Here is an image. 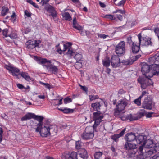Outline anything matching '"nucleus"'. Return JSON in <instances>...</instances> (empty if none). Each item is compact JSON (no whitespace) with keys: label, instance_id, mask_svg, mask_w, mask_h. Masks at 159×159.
Masks as SVG:
<instances>
[{"label":"nucleus","instance_id":"nucleus-40","mask_svg":"<svg viewBox=\"0 0 159 159\" xmlns=\"http://www.w3.org/2000/svg\"><path fill=\"white\" fill-rule=\"evenodd\" d=\"M74 66L76 69H80L81 68L82 66V63L79 62V61H77L75 63Z\"/></svg>","mask_w":159,"mask_h":159},{"label":"nucleus","instance_id":"nucleus-21","mask_svg":"<svg viewBox=\"0 0 159 159\" xmlns=\"http://www.w3.org/2000/svg\"><path fill=\"white\" fill-rule=\"evenodd\" d=\"M143 145H145V147L147 148H151L154 147L155 143H153V141L151 139H148L143 142Z\"/></svg>","mask_w":159,"mask_h":159},{"label":"nucleus","instance_id":"nucleus-4","mask_svg":"<svg viewBox=\"0 0 159 159\" xmlns=\"http://www.w3.org/2000/svg\"><path fill=\"white\" fill-rule=\"evenodd\" d=\"M137 81L141 84V88L143 89H145L148 86L153 85V84L151 79L146 75L144 77H139Z\"/></svg>","mask_w":159,"mask_h":159},{"label":"nucleus","instance_id":"nucleus-45","mask_svg":"<svg viewBox=\"0 0 159 159\" xmlns=\"http://www.w3.org/2000/svg\"><path fill=\"white\" fill-rule=\"evenodd\" d=\"M120 137L118 134H115L111 137L112 139L115 142H117L118 141V139Z\"/></svg>","mask_w":159,"mask_h":159},{"label":"nucleus","instance_id":"nucleus-29","mask_svg":"<svg viewBox=\"0 0 159 159\" xmlns=\"http://www.w3.org/2000/svg\"><path fill=\"white\" fill-rule=\"evenodd\" d=\"M149 60L150 61L155 60V63L159 64V53H157L153 57H150Z\"/></svg>","mask_w":159,"mask_h":159},{"label":"nucleus","instance_id":"nucleus-58","mask_svg":"<svg viewBox=\"0 0 159 159\" xmlns=\"http://www.w3.org/2000/svg\"><path fill=\"white\" fill-rule=\"evenodd\" d=\"M25 15L27 17H30L31 15V13L29 12L27 10L24 11Z\"/></svg>","mask_w":159,"mask_h":159},{"label":"nucleus","instance_id":"nucleus-22","mask_svg":"<svg viewBox=\"0 0 159 159\" xmlns=\"http://www.w3.org/2000/svg\"><path fill=\"white\" fill-rule=\"evenodd\" d=\"M80 157L83 159H87L88 157V153L86 150L84 148H80L79 151Z\"/></svg>","mask_w":159,"mask_h":159},{"label":"nucleus","instance_id":"nucleus-16","mask_svg":"<svg viewBox=\"0 0 159 159\" xmlns=\"http://www.w3.org/2000/svg\"><path fill=\"white\" fill-rule=\"evenodd\" d=\"M128 104L125 99H122L118 101V104L116 105V108L122 111L125 109V107Z\"/></svg>","mask_w":159,"mask_h":159},{"label":"nucleus","instance_id":"nucleus-35","mask_svg":"<svg viewBox=\"0 0 159 159\" xmlns=\"http://www.w3.org/2000/svg\"><path fill=\"white\" fill-rule=\"evenodd\" d=\"M114 116L116 117L120 118L121 116L120 114L122 111L116 108L114 109Z\"/></svg>","mask_w":159,"mask_h":159},{"label":"nucleus","instance_id":"nucleus-46","mask_svg":"<svg viewBox=\"0 0 159 159\" xmlns=\"http://www.w3.org/2000/svg\"><path fill=\"white\" fill-rule=\"evenodd\" d=\"M141 57L140 54H138L136 56H133L131 58L132 60V61H133V63L137 60L139 58Z\"/></svg>","mask_w":159,"mask_h":159},{"label":"nucleus","instance_id":"nucleus-44","mask_svg":"<svg viewBox=\"0 0 159 159\" xmlns=\"http://www.w3.org/2000/svg\"><path fill=\"white\" fill-rule=\"evenodd\" d=\"M73 27L74 28L77 30L79 31L83 29V27L77 23L73 25Z\"/></svg>","mask_w":159,"mask_h":159},{"label":"nucleus","instance_id":"nucleus-53","mask_svg":"<svg viewBox=\"0 0 159 159\" xmlns=\"http://www.w3.org/2000/svg\"><path fill=\"white\" fill-rule=\"evenodd\" d=\"M121 120L123 121L127 120L129 119V117H128V115L126 116H121L120 117Z\"/></svg>","mask_w":159,"mask_h":159},{"label":"nucleus","instance_id":"nucleus-36","mask_svg":"<svg viewBox=\"0 0 159 159\" xmlns=\"http://www.w3.org/2000/svg\"><path fill=\"white\" fill-rule=\"evenodd\" d=\"M45 8L46 10L50 12L52 11L55 9L53 7L49 4L45 6Z\"/></svg>","mask_w":159,"mask_h":159},{"label":"nucleus","instance_id":"nucleus-8","mask_svg":"<svg viewBox=\"0 0 159 159\" xmlns=\"http://www.w3.org/2000/svg\"><path fill=\"white\" fill-rule=\"evenodd\" d=\"M139 45L142 46H148L152 45V42L151 41V39L150 38H147L146 37H142L141 33L138 34Z\"/></svg>","mask_w":159,"mask_h":159},{"label":"nucleus","instance_id":"nucleus-30","mask_svg":"<svg viewBox=\"0 0 159 159\" xmlns=\"http://www.w3.org/2000/svg\"><path fill=\"white\" fill-rule=\"evenodd\" d=\"M74 58H75L77 61H82L83 59V56L81 54L75 52V55L73 56Z\"/></svg>","mask_w":159,"mask_h":159},{"label":"nucleus","instance_id":"nucleus-18","mask_svg":"<svg viewBox=\"0 0 159 159\" xmlns=\"http://www.w3.org/2000/svg\"><path fill=\"white\" fill-rule=\"evenodd\" d=\"M43 66L49 68V70L51 71L52 73L54 74H57L58 72V69L56 66L52 64L48 65H43Z\"/></svg>","mask_w":159,"mask_h":159},{"label":"nucleus","instance_id":"nucleus-14","mask_svg":"<svg viewBox=\"0 0 159 159\" xmlns=\"http://www.w3.org/2000/svg\"><path fill=\"white\" fill-rule=\"evenodd\" d=\"M151 72L153 75L159 76V65L157 63L151 65Z\"/></svg>","mask_w":159,"mask_h":159},{"label":"nucleus","instance_id":"nucleus-60","mask_svg":"<svg viewBox=\"0 0 159 159\" xmlns=\"http://www.w3.org/2000/svg\"><path fill=\"white\" fill-rule=\"evenodd\" d=\"M155 146H154L155 148L154 149L155 150H156V151L157 152V151H159V143H156V144H155Z\"/></svg>","mask_w":159,"mask_h":159},{"label":"nucleus","instance_id":"nucleus-47","mask_svg":"<svg viewBox=\"0 0 159 159\" xmlns=\"http://www.w3.org/2000/svg\"><path fill=\"white\" fill-rule=\"evenodd\" d=\"M72 102L71 98H69L68 97L65 98L64 99V104H66L68 103L71 102Z\"/></svg>","mask_w":159,"mask_h":159},{"label":"nucleus","instance_id":"nucleus-38","mask_svg":"<svg viewBox=\"0 0 159 159\" xmlns=\"http://www.w3.org/2000/svg\"><path fill=\"white\" fill-rule=\"evenodd\" d=\"M104 18L109 19L111 20H115L116 18L114 15L111 14H107L105 15L104 16Z\"/></svg>","mask_w":159,"mask_h":159},{"label":"nucleus","instance_id":"nucleus-33","mask_svg":"<svg viewBox=\"0 0 159 159\" xmlns=\"http://www.w3.org/2000/svg\"><path fill=\"white\" fill-rule=\"evenodd\" d=\"M63 17L66 20L70 21L72 20L71 17L68 12H65L63 15Z\"/></svg>","mask_w":159,"mask_h":159},{"label":"nucleus","instance_id":"nucleus-25","mask_svg":"<svg viewBox=\"0 0 159 159\" xmlns=\"http://www.w3.org/2000/svg\"><path fill=\"white\" fill-rule=\"evenodd\" d=\"M156 152V150L153 148H148L145 150V157H150L152 155Z\"/></svg>","mask_w":159,"mask_h":159},{"label":"nucleus","instance_id":"nucleus-62","mask_svg":"<svg viewBox=\"0 0 159 159\" xmlns=\"http://www.w3.org/2000/svg\"><path fill=\"white\" fill-rule=\"evenodd\" d=\"M116 16L117 18L120 21H121L123 20V17L121 15L117 14Z\"/></svg>","mask_w":159,"mask_h":159},{"label":"nucleus","instance_id":"nucleus-11","mask_svg":"<svg viewBox=\"0 0 159 159\" xmlns=\"http://www.w3.org/2000/svg\"><path fill=\"white\" fill-rule=\"evenodd\" d=\"M119 57L117 55L111 56L110 60L111 65L113 67L116 68L119 66L120 62Z\"/></svg>","mask_w":159,"mask_h":159},{"label":"nucleus","instance_id":"nucleus-12","mask_svg":"<svg viewBox=\"0 0 159 159\" xmlns=\"http://www.w3.org/2000/svg\"><path fill=\"white\" fill-rule=\"evenodd\" d=\"M77 153L75 152L68 153H63L61 157L62 159H77Z\"/></svg>","mask_w":159,"mask_h":159},{"label":"nucleus","instance_id":"nucleus-48","mask_svg":"<svg viewBox=\"0 0 159 159\" xmlns=\"http://www.w3.org/2000/svg\"><path fill=\"white\" fill-rule=\"evenodd\" d=\"M127 43L130 45H132L133 43H134L132 40V37L131 36L128 37L127 38Z\"/></svg>","mask_w":159,"mask_h":159},{"label":"nucleus","instance_id":"nucleus-52","mask_svg":"<svg viewBox=\"0 0 159 159\" xmlns=\"http://www.w3.org/2000/svg\"><path fill=\"white\" fill-rule=\"evenodd\" d=\"M50 13H51V14L50 16H52L53 18H56L57 17V12L55 9Z\"/></svg>","mask_w":159,"mask_h":159},{"label":"nucleus","instance_id":"nucleus-43","mask_svg":"<svg viewBox=\"0 0 159 159\" xmlns=\"http://www.w3.org/2000/svg\"><path fill=\"white\" fill-rule=\"evenodd\" d=\"M141 97H139L137 99H135L134 101V103L138 106H139L141 104Z\"/></svg>","mask_w":159,"mask_h":159},{"label":"nucleus","instance_id":"nucleus-49","mask_svg":"<svg viewBox=\"0 0 159 159\" xmlns=\"http://www.w3.org/2000/svg\"><path fill=\"white\" fill-rule=\"evenodd\" d=\"M81 143L80 141H76L75 143V147L77 149H80L81 147Z\"/></svg>","mask_w":159,"mask_h":159},{"label":"nucleus","instance_id":"nucleus-24","mask_svg":"<svg viewBox=\"0 0 159 159\" xmlns=\"http://www.w3.org/2000/svg\"><path fill=\"white\" fill-rule=\"evenodd\" d=\"M35 114L31 113H27L23 117L21 118V120L22 121L30 119L32 118L34 119Z\"/></svg>","mask_w":159,"mask_h":159},{"label":"nucleus","instance_id":"nucleus-63","mask_svg":"<svg viewBox=\"0 0 159 159\" xmlns=\"http://www.w3.org/2000/svg\"><path fill=\"white\" fill-rule=\"evenodd\" d=\"M126 92V91L123 89H121L118 91V94L122 95Z\"/></svg>","mask_w":159,"mask_h":159},{"label":"nucleus","instance_id":"nucleus-51","mask_svg":"<svg viewBox=\"0 0 159 159\" xmlns=\"http://www.w3.org/2000/svg\"><path fill=\"white\" fill-rule=\"evenodd\" d=\"M98 98L99 97L98 95H89V99L91 101L94 100L98 99Z\"/></svg>","mask_w":159,"mask_h":159},{"label":"nucleus","instance_id":"nucleus-34","mask_svg":"<svg viewBox=\"0 0 159 159\" xmlns=\"http://www.w3.org/2000/svg\"><path fill=\"white\" fill-rule=\"evenodd\" d=\"M9 11V9L7 7L3 6L2 7V10L1 12V15L2 16H4Z\"/></svg>","mask_w":159,"mask_h":159},{"label":"nucleus","instance_id":"nucleus-56","mask_svg":"<svg viewBox=\"0 0 159 159\" xmlns=\"http://www.w3.org/2000/svg\"><path fill=\"white\" fill-rule=\"evenodd\" d=\"M126 0H122L116 5L119 6H124V5L125 3L126 2Z\"/></svg>","mask_w":159,"mask_h":159},{"label":"nucleus","instance_id":"nucleus-13","mask_svg":"<svg viewBox=\"0 0 159 159\" xmlns=\"http://www.w3.org/2000/svg\"><path fill=\"white\" fill-rule=\"evenodd\" d=\"M141 71L143 75L151 72V65H149L146 63H143L141 65Z\"/></svg>","mask_w":159,"mask_h":159},{"label":"nucleus","instance_id":"nucleus-61","mask_svg":"<svg viewBox=\"0 0 159 159\" xmlns=\"http://www.w3.org/2000/svg\"><path fill=\"white\" fill-rule=\"evenodd\" d=\"M16 86L19 89H22L24 88H25V87H24L22 84H16Z\"/></svg>","mask_w":159,"mask_h":159},{"label":"nucleus","instance_id":"nucleus-5","mask_svg":"<svg viewBox=\"0 0 159 159\" xmlns=\"http://www.w3.org/2000/svg\"><path fill=\"white\" fill-rule=\"evenodd\" d=\"M94 131L92 127H87L84 131L82 133L81 135L82 138L86 140L92 139L94 136Z\"/></svg>","mask_w":159,"mask_h":159},{"label":"nucleus","instance_id":"nucleus-2","mask_svg":"<svg viewBox=\"0 0 159 159\" xmlns=\"http://www.w3.org/2000/svg\"><path fill=\"white\" fill-rule=\"evenodd\" d=\"M124 149L128 151L126 156L128 158L134 157L138 151L136 145L132 142H126L124 145Z\"/></svg>","mask_w":159,"mask_h":159},{"label":"nucleus","instance_id":"nucleus-39","mask_svg":"<svg viewBox=\"0 0 159 159\" xmlns=\"http://www.w3.org/2000/svg\"><path fill=\"white\" fill-rule=\"evenodd\" d=\"M66 54L69 55L70 57H71L74 56V55H75V52H73L72 48H71L68 49V50L66 52Z\"/></svg>","mask_w":159,"mask_h":159},{"label":"nucleus","instance_id":"nucleus-26","mask_svg":"<svg viewBox=\"0 0 159 159\" xmlns=\"http://www.w3.org/2000/svg\"><path fill=\"white\" fill-rule=\"evenodd\" d=\"M26 47L28 49L30 50L35 48V46L34 44V41L31 40H29L27 41L25 44Z\"/></svg>","mask_w":159,"mask_h":159},{"label":"nucleus","instance_id":"nucleus-42","mask_svg":"<svg viewBox=\"0 0 159 159\" xmlns=\"http://www.w3.org/2000/svg\"><path fill=\"white\" fill-rule=\"evenodd\" d=\"M8 36L10 37L12 39H16L17 37V34L13 31H12L11 33L8 35Z\"/></svg>","mask_w":159,"mask_h":159},{"label":"nucleus","instance_id":"nucleus-32","mask_svg":"<svg viewBox=\"0 0 159 159\" xmlns=\"http://www.w3.org/2000/svg\"><path fill=\"white\" fill-rule=\"evenodd\" d=\"M72 43L71 42H67L63 44L64 49L63 51H65L67 49H69L72 48Z\"/></svg>","mask_w":159,"mask_h":159},{"label":"nucleus","instance_id":"nucleus-50","mask_svg":"<svg viewBox=\"0 0 159 159\" xmlns=\"http://www.w3.org/2000/svg\"><path fill=\"white\" fill-rule=\"evenodd\" d=\"M39 83L43 85L46 88H47L48 89H50L51 88L50 86V85L48 83H44L40 81H39Z\"/></svg>","mask_w":159,"mask_h":159},{"label":"nucleus","instance_id":"nucleus-10","mask_svg":"<svg viewBox=\"0 0 159 159\" xmlns=\"http://www.w3.org/2000/svg\"><path fill=\"white\" fill-rule=\"evenodd\" d=\"M145 115V112L144 110H142L141 111L138 112L136 114L133 115L130 114L128 115L129 119L130 121H133L138 120L142 117L144 116Z\"/></svg>","mask_w":159,"mask_h":159},{"label":"nucleus","instance_id":"nucleus-3","mask_svg":"<svg viewBox=\"0 0 159 159\" xmlns=\"http://www.w3.org/2000/svg\"><path fill=\"white\" fill-rule=\"evenodd\" d=\"M103 114L100 111L93 113V120L94 121V123L93 127V129L95 132L97 131V127L102 121V119L103 118Z\"/></svg>","mask_w":159,"mask_h":159},{"label":"nucleus","instance_id":"nucleus-19","mask_svg":"<svg viewBox=\"0 0 159 159\" xmlns=\"http://www.w3.org/2000/svg\"><path fill=\"white\" fill-rule=\"evenodd\" d=\"M147 136L144 135L140 134L136 136V140L137 143L140 144L142 143L145 142L146 140Z\"/></svg>","mask_w":159,"mask_h":159},{"label":"nucleus","instance_id":"nucleus-55","mask_svg":"<svg viewBox=\"0 0 159 159\" xmlns=\"http://www.w3.org/2000/svg\"><path fill=\"white\" fill-rule=\"evenodd\" d=\"M16 15L15 12L13 13L12 14L11 16V18L10 19L13 22L16 21Z\"/></svg>","mask_w":159,"mask_h":159},{"label":"nucleus","instance_id":"nucleus-37","mask_svg":"<svg viewBox=\"0 0 159 159\" xmlns=\"http://www.w3.org/2000/svg\"><path fill=\"white\" fill-rule=\"evenodd\" d=\"M34 59L38 62L39 64H42L43 66V63H42V61H43L44 58L38 57L35 56L34 57Z\"/></svg>","mask_w":159,"mask_h":159},{"label":"nucleus","instance_id":"nucleus-20","mask_svg":"<svg viewBox=\"0 0 159 159\" xmlns=\"http://www.w3.org/2000/svg\"><path fill=\"white\" fill-rule=\"evenodd\" d=\"M44 119L43 116L36 115L35 114L34 119L39 121V123L37 124V127H40L43 126V120Z\"/></svg>","mask_w":159,"mask_h":159},{"label":"nucleus","instance_id":"nucleus-9","mask_svg":"<svg viewBox=\"0 0 159 159\" xmlns=\"http://www.w3.org/2000/svg\"><path fill=\"white\" fill-rule=\"evenodd\" d=\"M153 100L150 96L145 97L142 104L143 108L146 109L151 110L152 108Z\"/></svg>","mask_w":159,"mask_h":159},{"label":"nucleus","instance_id":"nucleus-31","mask_svg":"<svg viewBox=\"0 0 159 159\" xmlns=\"http://www.w3.org/2000/svg\"><path fill=\"white\" fill-rule=\"evenodd\" d=\"M120 62L122 63L124 65H130L133 63V61H132L131 58H129L127 59L123 60Z\"/></svg>","mask_w":159,"mask_h":159},{"label":"nucleus","instance_id":"nucleus-54","mask_svg":"<svg viewBox=\"0 0 159 159\" xmlns=\"http://www.w3.org/2000/svg\"><path fill=\"white\" fill-rule=\"evenodd\" d=\"M8 29H5L2 30L3 35L6 37L8 36V35H7V32H8Z\"/></svg>","mask_w":159,"mask_h":159},{"label":"nucleus","instance_id":"nucleus-27","mask_svg":"<svg viewBox=\"0 0 159 159\" xmlns=\"http://www.w3.org/2000/svg\"><path fill=\"white\" fill-rule=\"evenodd\" d=\"M102 62L104 66L108 67L110 66L111 63V60L108 57L106 56L105 59L102 60Z\"/></svg>","mask_w":159,"mask_h":159},{"label":"nucleus","instance_id":"nucleus-17","mask_svg":"<svg viewBox=\"0 0 159 159\" xmlns=\"http://www.w3.org/2000/svg\"><path fill=\"white\" fill-rule=\"evenodd\" d=\"M101 107V105L99 102H97L92 103L91 104L90 110L91 112H93L94 111H96L97 112L99 111Z\"/></svg>","mask_w":159,"mask_h":159},{"label":"nucleus","instance_id":"nucleus-1","mask_svg":"<svg viewBox=\"0 0 159 159\" xmlns=\"http://www.w3.org/2000/svg\"><path fill=\"white\" fill-rule=\"evenodd\" d=\"M4 67L11 72L12 75L17 79H20L21 76L29 82L33 83L34 82V80L30 77L28 73L20 72L19 69L16 67H13L11 64L8 65H5Z\"/></svg>","mask_w":159,"mask_h":159},{"label":"nucleus","instance_id":"nucleus-59","mask_svg":"<svg viewBox=\"0 0 159 159\" xmlns=\"http://www.w3.org/2000/svg\"><path fill=\"white\" fill-rule=\"evenodd\" d=\"M98 36L101 38L105 39L109 36L108 35H106L105 34H99L98 35Z\"/></svg>","mask_w":159,"mask_h":159},{"label":"nucleus","instance_id":"nucleus-57","mask_svg":"<svg viewBox=\"0 0 159 159\" xmlns=\"http://www.w3.org/2000/svg\"><path fill=\"white\" fill-rule=\"evenodd\" d=\"M144 157L143 152H140L139 155L138 156L137 159H144Z\"/></svg>","mask_w":159,"mask_h":159},{"label":"nucleus","instance_id":"nucleus-41","mask_svg":"<svg viewBox=\"0 0 159 159\" xmlns=\"http://www.w3.org/2000/svg\"><path fill=\"white\" fill-rule=\"evenodd\" d=\"M102 155V152H96L95 153L94 157L95 159H99Z\"/></svg>","mask_w":159,"mask_h":159},{"label":"nucleus","instance_id":"nucleus-6","mask_svg":"<svg viewBox=\"0 0 159 159\" xmlns=\"http://www.w3.org/2000/svg\"><path fill=\"white\" fill-rule=\"evenodd\" d=\"M51 126L47 127L44 126L43 127H37L35 129L36 132H39L40 136L43 137H47L51 134L50 129H51Z\"/></svg>","mask_w":159,"mask_h":159},{"label":"nucleus","instance_id":"nucleus-7","mask_svg":"<svg viewBox=\"0 0 159 159\" xmlns=\"http://www.w3.org/2000/svg\"><path fill=\"white\" fill-rule=\"evenodd\" d=\"M115 51L119 56H123L125 52V42L123 41L120 42L116 46Z\"/></svg>","mask_w":159,"mask_h":159},{"label":"nucleus","instance_id":"nucleus-28","mask_svg":"<svg viewBox=\"0 0 159 159\" xmlns=\"http://www.w3.org/2000/svg\"><path fill=\"white\" fill-rule=\"evenodd\" d=\"M57 109L66 114L71 113H73L74 112L73 109L68 108H65L62 109L57 107Z\"/></svg>","mask_w":159,"mask_h":159},{"label":"nucleus","instance_id":"nucleus-15","mask_svg":"<svg viewBox=\"0 0 159 159\" xmlns=\"http://www.w3.org/2000/svg\"><path fill=\"white\" fill-rule=\"evenodd\" d=\"M136 138L135 134L134 132H130L127 133L125 136V139L126 142H131L134 140Z\"/></svg>","mask_w":159,"mask_h":159},{"label":"nucleus","instance_id":"nucleus-64","mask_svg":"<svg viewBox=\"0 0 159 159\" xmlns=\"http://www.w3.org/2000/svg\"><path fill=\"white\" fill-rule=\"evenodd\" d=\"M152 159H159V153H157L152 157Z\"/></svg>","mask_w":159,"mask_h":159},{"label":"nucleus","instance_id":"nucleus-23","mask_svg":"<svg viewBox=\"0 0 159 159\" xmlns=\"http://www.w3.org/2000/svg\"><path fill=\"white\" fill-rule=\"evenodd\" d=\"M140 45L139 44L137 45L135 43H133L131 45V49L133 53L136 54L139 52L140 49Z\"/></svg>","mask_w":159,"mask_h":159}]
</instances>
